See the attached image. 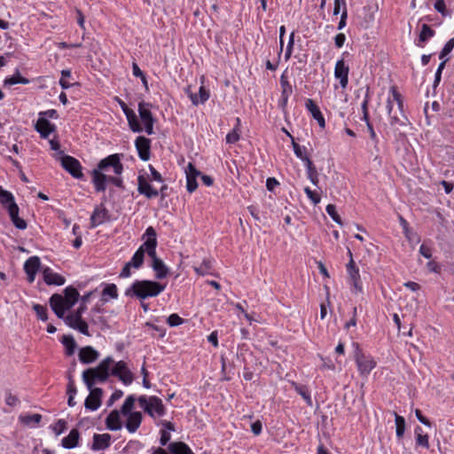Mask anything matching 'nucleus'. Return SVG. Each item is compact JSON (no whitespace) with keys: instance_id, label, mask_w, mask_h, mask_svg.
Instances as JSON below:
<instances>
[{"instance_id":"obj_10","label":"nucleus","mask_w":454,"mask_h":454,"mask_svg":"<svg viewBox=\"0 0 454 454\" xmlns=\"http://www.w3.org/2000/svg\"><path fill=\"white\" fill-rule=\"evenodd\" d=\"M348 254L349 255V261L347 263V273L348 275V278L350 279V282L352 286H354L356 293H362L363 292V286L359 273V269L356 265L355 261L353 260V254L350 249L348 250Z\"/></svg>"},{"instance_id":"obj_15","label":"nucleus","mask_w":454,"mask_h":454,"mask_svg":"<svg viewBox=\"0 0 454 454\" xmlns=\"http://www.w3.org/2000/svg\"><path fill=\"white\" fill-rule=\"evenodd\" d=\"M90 390V395L87 396L84 402V406L87 410L96 411L101 405V397L103 395V390L100 387L88 388Z\"/></svg>"},{"instance_id":"obj_6","label":"nucleus","mask_w":454,"mask_h":454,"mask_svg":"<svg viewBox=\"0 0 454 454\" xmlns=\"http://www.w3.org/2000/svg\"><path fill=\"white\" fill-rule=\"evenodd\" d=\"M356 347L354 359L357 366L359 373L367 376L376 367V361L371 356L364 355L359 348L358 343H354Z\"/></svg>"},{"instance_id":"obj_30","label":"nucleus","mask_w":454,"mask_h":454,"mask_svg":"<svg viewBox=\"0 0 454 454\" xmlns=\"http://www.w3.org/2000/svg\"><path fill=\"white\" fill-rule=\"evenodd\" d=\"M168 450L171 454H195L184 442H173L168 445Z\"/></svg>"},{"instance_id":"obj_61","label":"nucleus","mask_w":454,"mask_h":454,"mask_svg":"<svg viewBox=\"0 0 454 454\" xmlns=\"http://www.w3.org/2000/svg\"><path fill=\"white\" fill-rule=\"evenodd\" d=\"M74 329L79 331L81 333L84 335H90L89 333L88 324L82 318H81V320L78 322V324L75 325Z\"/></svg>"},{"instance_id":"obj_3","label":"nucleus","mask_w":454,"mask_h":454,"mask_svg":"<svg viewBox=\"0 0 454 454\" xmlns=\"http://www.w3.org/2000/svg\"><path fill=\"white\" fill-rule=\"evenodd\" d=\"M146 237V244L145 245L147 249V254L152 259V268L155 272L156 279H163L165 278L168 273L169 269L163 262V261L157 256L156 247L158 245L157 242V233L153 226H149L146 228L143 239Z\"/></svg>"},{"instance_id":"obj_11","label":"nucleus","mask_w":454,"mask_h":454,"mask_svg":"<svg viewBox=\"0 0 454 454\" xmlns=\"http://www.w3.org/2000/svg\"><path fill=\"white\" fill-rule=\"evenodd\" d=\"M110 371L111 375L117 377L124 385L128 386L133 382V374L124 361L115 363Z\"/></svg>"},{"instance_id":"obj_45","label":"nucleus","mask_w":454,"mask_h":454,"mask_svg":"<svg viewBox=\"0 0 454 454\" xmlns=\"http://www.w3.org/2000/svg\"><path fill=\"white\" fill-rule=\"evenodd\" d=\"M135 401H136V398L134 395L127 396V398L125 399V401L121 406V411L123 415H128V414L133 413V411H131L134 407Z\"/></svg>"},{"instance_id":"obj_58","label":"nucleus","mask_w":454,"mask_h":454,"mask_svg":"<svg viewBox=\"0 0 454 454\" xmlns=\"http://www.w3.org/2000/svg\"><path fill=\"white\" fill-rule=\"evenodd\" d=\"M6 209L12 222L19 217L20 208L17 203H12L8 207H6Z\"/></svg>"},{"instance_id":"obj_64","label":"nucleus","mask_w":454,"mask_h":454,"mask_svg":"<svg viewBox=\"0 0 454 454\" xmlns=\"http://www.w3.org/2000/svg\"><path fill=\"white\" fill-rule=\"evenodd\" d=\"M434 9L440 12L442 16H447L448 12L444 0H436L434 3Z\"/></svg>"},{"instance_id":"obj_51","label":"nucleus","mask_w":454,"mask_h":454,"mask_svg":"<svg viewBox=\"0 0 454 454\" xmlns=\"http://www.w3.org/2000/svg\"><path fill=\"white\" fill-rule=\"evenodd\" d=\"M454 48V37L450 38L442 49L439 59H443L445 56L451 52Z\"/></svg>"},{"instance_id":"obj_40","label":"nucleus","mask_w":454,"mask_h":454,"mask_svg":"<svg viewBox=\"0 0 454 454\" xmlns=\"http://www.w3.org/2000/svg\"><path fill=\"white\" fill-rule=\"evenodd\" d=\"M61 342L66 348V354L72 356L76 348V342L74 337L72 335H63Z\"/></svg>"},{"instance_id":"obj_60","label":"nucleus","mask_w":454,"mask_h":454,"mask_svg":"<svg viewBox=\"0 0 454 454\" xmlns=\"http://www.w3.org/2000/svg\"><path fill=\"white\" fill-rule=\"evenodd\" d=\"M198 188V183H197V178L193 177V176H186V189L188 191L189 193H192L193 192L196 191V189Z\"/></svg>"},{"instance_id":"obj_25","label":"nucleus","mask_w":454,"mask_h":454,"mask_svg":"<svg viewBox=\"0 0 454 454\" xmlns=\"http://www.w3.org/2000/svg\"><path fill=\"white\" fill-rule=\"evenodd\" d=\"M80 440V432L76 428H73L68 435L61 440V446L65 449L70 450L78 446Z\"/></svg>"},{"instance_id":"obj_29","label":"nucleus","mask_w":454,"mask_h":454,"mask_svg":"<svg viewBox=\"0 0 454 454\" xmlns=\"http://www.w3.org/2000/svg\"><path fill=\"white\" fill-rule=\"evenodd\" d=\"M146 244V239L145 242L139 247V248L135 252L131 260L128 262L134 269H139L142 267L144 263L145 254H147V249L145 245Z\"/></svg>"},{"instance_id":"obj_52","label":"nucleus","mask_w":454,"mask_h":454,"mask_svg":"<svg viewBox=\"0 0 454 454\" xmlns=\"http://www.w3.org/2000/svg\"><path fill=\"white\" fill-rule=\"evenodd\" d=\"M304 192L314 205H317L320 202V195L317 192L312 191L309 187H305Z\"/></svg>"},{"instance_id":"obj_12","label":"nucleus","mask_w":454,"mask_h":454,"mask_svg":"<svg viewBox=\"0 0 454 454\" xmlns=\"http://www.w3.org/2000/svg\"><path fill=\"white\" fill-rule=\"evenodd\" d=\"M118 103L127 118L128 124H129L130 130L135 133L142 132L143 126L140 123V121H138V118H137L136 113L132 109L129 108L127 104L124 101H122L121 99L118 98Z\"/></svg>"},{"instance_id":"obj_46","label":"nucleus","mask_w":454,"mask_h":454,"mask_svg":"<svg viewBox=\"0 0 454 454\" xmlns=\"http://www.w3.org/2000/svg\"><path fill=\"white\" fill-rule=\"evenodd\" d=\"M33 309L36 314V317L38 319L42 321H47L48 319V310L45 306H43L41 304H34Z\"/></svg>"},{"instance_id":"obj_1","label":"nucleus","mask_w":454,"mask_h":454,"mask_svg":"<svg viewBox=\"0 0 454 454\" xmlns=\"http://www.w3.org/2000/svg\"><path fill=\"white\" fill-rule=\"evenodd\" d=\"M122 158L123 154L114 153L99 160L97 167L90 172L91 183L96 192H106L108 176L106 173L113 171L116 176L122 174L124 169L121 163Z\"/></svg>"},{"instance_id":"obj_2","label":"nucleus","mask_w":454,"mask_h":454,"mask_svg":"<svg viewBox=\"0 0 454 454\" xmlns=\"http://www.w3.org/2000/svg\"><path fill=\"white\" fill-rule=\"evenodd\" d=\"M165 288V284L157 281L137 279L125 289L124 295L143 301L148 298L157 297Z\"/></svg>"},{"instance_id":"obj_63","label":"nucleus","mask_w":454,"mask_h":454,"mask_svg":"<svg viewBox=\"0 0 454 454\" xmlns=\"http://www.w3.org/2000/svg\"><path fill=\"white\" fill-rule=\"evenodd\" d=\"M148 168H149V171L151 173V176H152V180L153 181H156V182H159V183H163L164 182V179L161 176V174L156 170V168L153 166V165H149L148 166Z\"/></svg>"},{"instance_id":"obj_24","label":"nucleus","mask_w":454,"mask_h":454,"mask_svg":"<svg viewBox=\"0 0 454 454\" xmlns=\"http://www.w3.org/2000/svg\"><path fill=\"white\" fill-rule=\"evenodd\" d=\"M111 444V435L109 434H94L91 450L94 451L107 449Z\"/></svg>"},{"instance_id":"obj_20","label":"nucleus","mask_w":454,"mask_h":454,"mask_svg":"<svg viewBox=\"0 0 454 454\" xmlns=\"http://www.w3.org/2000/svg\"><path fill=\"white\" fill-rule=\"evenodd\" d=\"M43 281L48 286H62L66 282V278L60 274L54 272L50 267L43 270Z\"/></svg>"},{"instance_id":"obj_39","label":"nucleus","mask_w":454,"mask_h":454,"mask_svg":"<svg viewBox=\"0 0 454 454\" xmlns=\"http://www.w3.org/2000/svg\"><path fill=\"white\" fill-rule=\"evenodd\" d=\"M236 122L237 123H236L235 127L233 128V129L226 135L225 140H226L227 144H230V145L235 144L240 138V135H239L240 119L237 118Z\"/></svg>"},{"instance_id":"obj_49","label":"nucleus","mask_w":454,"mask_h":454,"mask_svg":"<svg viewBox=\"0 0 454 454\" xmlns=\"http://www.w3.org/2000/svg\"><path fill=\"white\" fill-rule=\"evenodd\" d=\"M51 428L56 435L63 434L67 428V422L65 419H58L57 422L51 426Z\"/></svg>"},{"instance_id":"obj_55","label":"nucleus","mask_w":454,"mask_h":454,"mask_svg":"<svg viewBox=\"0 0 454 454\" xmlns=\"http://www.w3.org/2000/svg\"><path fill=\"white\" fill-rule=\"evenodd\" d=\"M20 403L19 398L13 395L10 390L5 391V403L10 407H14Z\"/></svg>"},{"instance_id":"obj_9","label":"nucleus","mask_w":454,"mask_h":454,"mask_svg":"<svg viewBox=\"0 0 454 454\" xmlns=\"http://www.w3.org/2000/svg\"><path fill=\"white\" fill-rule=\"evenodd\" d=\"M61 166L73 177L83 179L82 167L81 162L73 156L64 155L61 157Z\"/></svg>"},{"instance_id":"obj_44","label":"nucleus","mask_w":454,"mask_h":454,"mask_svg":"<svg viewBox=\"0 0 454 454\" xmlns=\"http://www.w3.org/2000/svg\"><path fill=\"white\" fill-rule=\"evenodd\" d=\"M395 422L396 436L401 438L403 436L405 431V419L403 417L395 412Z\"/></svg>"},{"instance_id":"obj_28","label":"nucleus","mask_w":454,"mask_h":454,"mask_svg":"<svg viewBox=\"0 0 454 454\" xmlns=\"http://www.w3.org/2000/svg\"><path fill=\"white\" fill-rule=\"evenodd\" d=\"M106 426L111 431H117L121 428L119 411L114 410L109 413L106 419Z\"/></svg>"},{"instance_id":"obj_8","label":"nucleus","mask_w":454,"mask_h":454,"mask_svg":"<svg viewBox=\"0 0 454 454\" xmlns=\"http://www.w3.org/2000/svg\"><path fill=\"white\" fill-rule=\"evenodd\" d=\"M152 106L153 105L151 103L145 101L139 102L137 106L139 118L144 124L143 130H145L147 135H153L154 133L153 126L156 122V119L151 111Z\"/></svg>"},{"instance_id":"obj_37","label":"nucleus","mask_w":454,"mask_h":454,"mask_svg":"<svg viewBox=\"0 0 454 454\" xmlns=\"http://www.w3.org/2000/svg\"><path fill=\"white\" fill-rule=\"evenodd\" d=\"M193 270L198 275H209L213 270L212 262L210 260L204 259L199 266H194Z\"/></svg>"},{"instance_id":"obj_41","label":"nucleus","mask_w":454,"mask_h":454,"mask_svg":"<svg viewBox=\"0 0 454 454\" xmlns=\"http://www.w3.org/2000/svg\"><path fill=\"white\" fill-rule=\"evenodd\" d=\"M0 203L4 207H8L12 203H16L13 194L6 190H4L0 185Z\"/></svg>"},{"instance_id":"obj_43","label":"nucleus","mask_w":454,"mask_h":454,"mask_svg":"<svg viewBox=\"0 0 454 454\" xmlns=\"http://www.w3.org/2000/svg\"><path fill=\"white\" fill-rule=\"evenodd\" d=\"M390 92L393 97V98L391 99L392 103H394V101L396 102L400 114H403V113H404V110H403V100L402 95L400 94V92L398 91V90L395 86H392L390 88Z\"/></svg>"},{"instance_id":"obj_50","label":"nucleus","mask_w":454,"mask_h":454,"mask_svg":"<svg viewBox=\"0 0 454 454\" xmlns=\"http://www.w3.org/2000/svg\"><path fill=\"white\" fill-rule=\"evenodd\" d=\"M64 321L67 325L70 328H74L78 322L81 320L78 315H75L74 312L68 314L67 317L64 316Z\"/></svg>"},{"instance_id":"obj_5","label":"nucleus","mask_w":454,"mask_h":454,"mask_svg":"<svg viewBox=\"0 0 454 454\" xmlns=\"http://www.w3.org/2000/svg\"><path fill=\"white\" fill-rule=\"evenodd\" d=\"M137 401L144 411L153 419L163 417L166 414L167 411L162 400L156 395H151L149 397L141 395L138 397Z\"/></svg>"},{"instance_id":"obj_42","label":"nucleus","mask_w":454,"mask_h":454,"mask_svg":"<svg viewBox=\"0 0 454 454\" xmlns=\"http://www.w3.org/2000/svg\"><path fill=\"white\" fill-rule=\"evenodd\" d=\"M102 296L104 301H107L106 299V296L110 297L111 299H117L118 298V289L115 284H106L103 291H102Z\"/></svg>"},{"instance_id":"obj_22","label":"nucleus","mask_w":454,"mask_h":454,"mask_svg":"<svg viewBox=\"0 0 454 454\" xmlns=\"http://www.w3.org/2000/svg\"><path fill=\"white\" fill-rule=\"evenodd\" d=\"M305 107L310 113L312 117L317 121L319 127L324 129L325 127V117L321 113L320 108L314 102V100L311 98H308L305 101Z\"/></svg>"},{"instance_id":"obj_17","label":"nucleus","mask_w":454,"mask_h":454,"mask_svg":"<svg viewBox=\"0 0 454 454\" xmlns=\"http://www.w3.org/2000/svg\"><path fill=\"white\" fill-rule=\"evenodd\" d=\"M109 220L110 215L108 210L103 205L97 206L90 218V228H96Z\"/></svg>"},{"instance_id":"obj_13","label":"nucleus","mask_w":454,"mask_h":454,"mask_svg":"<svg viewBox=\"0 0 454 454\" xmlns=\"http://www.w3.org/2000/svg\"><path fill=\"white\" fill-rule=\"evenodd\" d=\"M135 146L137 151L138 157L143 161H147L151 157V139L144 136H139L135 140Z\"/></svg>"},{"instance_id":"obj_21","label":"nucleus","mask_w":454,"mask_h":454,"mask_svg":"<svg viewBox=\"0 0 454 454\" xmlns=\"http://www.w3.org/2000/svg\"><path fill=\"white\" fill-rule=\"evenodd\" d=\"M387 110L389 116V123L392 127L406 126V123L408 122L407 116L404 114V113L401 114V117L393 113L394 106L390 98H388L387 100Z\"/></svg>"},{"instance_id":"obj_33","label":"nucleus","mask_w":454,"mask_h":454,"mask_svg":"<svg viewBox=\"0 0 454 454\" xmlns=\"http://www.w3.org/2000/svg\"><path fill=\"white\" fill-rule=\"evenodd\" d=\"M435 34V31L430 27L427 24L421 26V31L419 35L418 46L424 47V43Z\"/></svg>"},{"instance_id":"obj_62","label":"nucleus","mask_w":454,"mask_h":454,"mask_svg":"<svg viewBox=\"0 0 454 454\" xmlns=\"http://www.w3.org/2000/svg\"><path fill=\"white\" fill-rule=\"evenodd\" d=\"M347 9L346 0H334L333 15L337 16L340 11Z\"/></svg>"},{"instance_id":"obj_7","label":"nucleus","mask_w":454,"mask_h":454,"mask_svg":"<svg viewBox=\"0 0 454 454\" xmlns=\"http://www.w3.org/2000/svg\"><path fill=\"white\" fill-rule=\"evenodd\" d=\"M168 185L163 184L160 190L155 189L143 175L137 176V192L147 199H153L160 195L161 199L167 197Z\"/></svg>"},{"instance_id":"obj_32","label":"nucleus","mask_w":454,"mask_h":454,"mask_svg":"<svg viewBox=\"0 0 454 454\" xmlns=\"http://www.w3.org/2000/svg\"><path fill=\"white\" fill-rule=\"evenodd\" d=\"M64 293H65L64 301H65V303L67 304V307L72 308L78 301V298H79L78 291L74 287L70 286H67L65 288Z\"/></svg>"},{"instance_id":"obj_14","label":"nucleus","mask_w":454,"mask_h":454,"mask_svg":"<svg viewBox=\"0 0 454 454\" xmlns=\"http://www.w3.org/2000/svg\"><path fill=\"white\" fill-rule=\"evenodd\" d=\"M41 260L38 256L29 257L24 263V271L27 274V280L29 283H33L35 279V276L40 270Z\"/></svg>"},{"instance_id":"obj_16","label":"nucleus","mask_w":454,"mask_h":454,"mask_svg":"<svg viewBox=\"0 0 454 454\" xmlns=\"http://www.w3.org/2000/svg\"><path fill=\"white\" fill-rule=\"evenodd\" d=\"M349 67L343 59L337 60L334 67V77L340 81V87L346 89L348 84Z\"/></svg>"},{"instance_id":"obj_59","label":"nucleus","mask_w":454,"mask_h":454,"mask_svg":"<svg viewBox=\"0 0 454 454\" xmlns=\"http://www.w3.org/2000/svg\"><path fill=\"white\" fill-rule=\"evenodd\" d=\"M77 393V389H76V387H75V384H74V380L72 377L71 374L68 375V382H67V394L68 396L72 395V396H75Z\"/></svg>"},{"instance_id":"obj_54","label":"nucleus","mask_w":454,"mask_h":454,"mask_svg":"<svg viewBox=\"0 0 454 454\" xmlns=\"http://www.w3.org/2000/svg\"><path fill=\"white\" fill-rule=\"evenodd\" d=\"M167 323L169 326L175 327L182 325L184 323V319L179 317V315L173 313L170 316H168L167 319Z\"/></svg>"},{"instance_id":"obj_56","label":"nucleus","mask_w":454,"mask_h":454,"mask_svg":"<svg viewBox=\"0 0 454 454\" xmlns=\"http://www.w3.org/2000/svg\"><path fill=\"white\" fill-rule=\"evenodd\" d=\"M446 62H447V59H444L438 66V68L434 74V88H436L441 82L442 72L445 67Z\"/></svg>"},{"instance_id":"obj_23","label":"nucleus","mask_w":454,"mask_h":454,"mask_svg":"<svg viewBox=\"0 0 454 454\" xmlns=\"http://www.w3.org/2000/svg\"><path fill=\"white\" fill-rule=\"evenodd\" d=\"M35 129L43 138H47L51 133L55 131V125L50 122L46 118L39 117L35 125Z\"/></svg>"},{"instance_id":"obj_19","label":"nucleus","mask_w":454,"mask_h":454,"mask_svg":"<svg viewBox=\"0 0 454 454\" xmlns=\"http://www.w3.org/2000/svg\"><path fill=\"white\" fill-rule=\"evenodd\" d=\"M184 90H185V93L187 94V96L189 97V98L191 99L193 106H198L200 104H202V105L205 104L210 97L209 90L206 89L204 85H201L200 87L199 94L193 93L191 90L190 86L186 87Z\"/></svg>"},{"instance_id":"obj_34","label":"nucleus","mask_w":454,"mask_h":454,"mask_svg":"<svg viewBox=\"0 0 454 454\" xmlns=\"http://www.w3.org/2000/svg\"><path fill=\"white\" fill-rule=\"evenodd\" d=\"M20 421L28 427H35L42 420V415L38 413L35 414H24L20 416Z\"/></svg>"},{"instance_id":"obj_36","label":"nucleus","mask_w":454,"mask_h":454,"mask_svg":"<svg viewBox=\"0 0 454 454\" xmlns=\"http://www.w3.org/2000/svg\"><path fill=\"white\" fill-rule=\"evenodd\" d=\"M292 385L294 386L295 391L303 398L306 403L309 406H312V398L308 387L296 382H293Z\"/></svg>"},{"instance_id":"obj_47","label":"nucleus","mask_w":454,"mask_h":454,"mask_svg":"<svg viewBox=\"0 0 454 454\" xmlns=\"http://www.w3.org/2000/svg\"><path fill=\"white\" fill-rule=\"evenodd\" d=\"M71 76L70 69H64L61 71V77L59 79V85L63 90L71 88L74 84L67 81V78Z\"/></svg>"},{"instance_id":"obj_38","label":"nucleus","mask_w":454,"mask_h":454,"mask_svg":"<svg viewBox=\"0 0 454 454\" xmlns=\"http://www.w3.org/2000/svg\"><path fill=\"white\" fill-rule=\"evenodd\" d=\"M416 444L422 446L426 449L429 448V437L427 434H423V430L419 426H417L415 430Z\"/></svg>"},{"instance_id":"obj_26","label":"nucleus","mask_w":454,"mask_h":454,"mask_svg":"<svg viewBox=\"0 0 454 454\" xmlns=\"http://www.w3.org/2000/svg\"><path fill=\"white\" fill-rule=\"evenodd\" d=\"M126 428L129 433H135L140 427L143 416L140 411H133V413L126 415Z\"/></svg>"},{"instance_id":"obj_57","label":"nucleus","mask_w":454,"mask_h":454,"mask_svg":"<svg viewBox=\"0 0 454 454\" xmlns=\"http://www.w3.org/2000/svg\"><path fill=\"white\" fill-rule=\"evenodd\" d=\"M185 175L187 176H193L197 178L198 176H200L201 172L196 168V167L193 165V163L189 162L188 165L185 168Z\"/></svg>"},{"instance_id":"obj_31","label":"nucleus","mask_w":454,"mask_h":454,"mask_svg":"<svg viewBox=\"0 0 454 454\" xmlns=\"http://www.w3.org/2000/svg\"><path fill=\"white\" fill-rule=\"evenodd\" d=\"M30 82L29 79L23 77L20 74V70L17 68L12 75L7 76L4 80V86H12L15 84H28Z\"/></svg>"},{"instance_id":"obj_18","label":"nucleus","mask_w":454,"mask_h":454,"mask_svg":"<svg viewBox=\"0 0 454 454\" xmlns=\"http://www.w3.org/2000/svg\"><path fill=\"white\" fill-rule=\"evenodd\" d=\"M49 302L51 309L59 318H64L66 310L70 309L67 307L64 297L59 294H52Z\"/></svg>"},{"instance_id":"obj_48","label":"nucleus","mask_w":454,"mask_h":454,"mask_svg":"<svg viewBox=\"0 0 454 454\" xmlns=\"http://www.w3.org/2000/svg\"><path fill=\"white\" fill-rule=\"evenodd\" d=\"M327 214L331 216V218L338 224L342 225V221L340 216L336 211V207L333 204H328L325 208Z\"/></svg>"},{"instance_id":"obj_4","label":"nucleus","mask_w":454,"mask_h":454,"mask_svg":"<svg viewBox=\"0 0 454 454\" xmlns=\"http://www.w3.org/2000/svg\"><path fill=\"white\" fill-rule=\"evenodd\" d=\"M114 364L111 356L104 358L95 368H89L82 372V380L87 388L97 383L106 382L111 375L110 368Z\"/></svg>"},{"instance_id":"obj_35","label":"nucleus","mask_w":454,"mask_h":454,"mask_svg":"<svg viewBox=\"0 0 454 454\" xmlns=\"http://www.w3.org/2000/svg\"><path fill=\"white\" fill-rule=\"evenodd\" d=\"M281 95L290 97L293 94V86L288 81L287 71L285 70L280 76Z\"/></svg>"},{"instance_id":"obj_53","label":"nucleus","mask_w":454,"mask_h":454,"mask_svg":"<svg viewBox=\"0 0 454 454\" xmlns=\"http://www.w3.org/2000/svg\"><path fill=\"white\" fill-rule=\"evenodd\" d=\"M294 153L296 155L297 158H299L301 160L303 159L304 156H307L306 154V148L304 146H301L299 144H297L294 139H293L292 142Z\"/></svg>"},{"instance_id":"obj_27","label":"nucleus","mask_w":454,"mask_h":454,"mask_svg":"<svg viewBox=\"0 0 454 454\" xmlns=\"http://www.w3.org/2000/svg\"><path fill=\"white\" fill-rule=\"evenodd\" d=\"M79 360L82 364H90L98 359V352L90 346L84 347L79 351Z\"/></svg>"}]
</instances>
